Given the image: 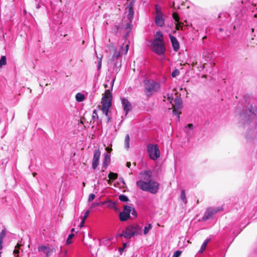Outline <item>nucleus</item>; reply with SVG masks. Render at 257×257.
<instances>
[{"mask_svg": "<svg viewBox=\"0 0 257 257\" xmlns=\"http://www.w3.org/2000/svg\"><path fill=\"white\" fill-rule=\"evenodd\" d=\"M140 179L137 181L136 185L141 190L156 194L159 189V183L152 180V172L145 170L140 173Z\"/></svg>", "mask_w": 257, "mask_h": 257, "instance_id": "f257e3e1", "label": "nucleus"}, {"mask_svg": "<svg viewBox=\"0 0 257 257\" xmlns=\"http://www.w3.org/2000/svg\"><path fill=\"white\" fill-rule=\"evenodd\" d=\"M254 100L249 98L246 102L247 105L245 111L240 113L239 122L242 124L253 122L257 128V107L253 106Z\"/></svg>", "mask_w": 257, "mask_h": 257, "instance_id": "f03ea898", "label": "nucleus"}, {"mask_svg": "<svg viewBox=\"0 0 257 257\" xmlns=\"http://www.w3.org/2000/svg\"><path fill=\"white\" fill-rule=\"evenodd\" d=\"M152 50L158 55L165 54L166 48L164 40V36L161 31H157L154 35V39L151 41Z\"/></svg>", "mask_w": 257, "mask_h": 257, "instance_id": "7ed1b4c3", "label": "nucleus"}, {"mask_svg": "<svg viewBox=\"0 0 257 257\" xmlns=\"http://www.w3.org/2000/svg\"><path fill=\"white\" fill-rule=\"evenodd\" d=\"M144 92L148 97H151L154 94L158 92L161 89L159 82L152 79H145L143 80Z\"/></svg>", "mask_w": 257, "mask_h": 257, "instance_id": "20e7f679", "label": "nucleus"}, {"mask_svg": "<svg viewBox=\"0 0 257 257\" xmlns=\"http://www.w3.org/2000/svg\"><path fill=\"white\" fill-rule=\"evenodd\" d=\"M142 229L137 224H133L126 227L125 230L118 234V237H124L126 239H131L132 237L141 234Z\"/></svg>", "mask_w": 257, "mask_h": 257, "instance_id": "39448f33", "label": "nucleus"}, {"mask_svg": "<svg viewBox=\"0 0 257 257\" xmlns=\"http://www.w3.org/2000/svg\"><path fill=\"white\" fill-rule=\"evenodd\" d=\"M155 22L157 26L161 27H163L165 23V15L158 5H155Z\"/></svg>", "mask_w": 257, "mask_h": 257, "instance_id": "423d86ee", "label": "nucleus"}, {"mask_svg": "<svg viewBox=\"0 0 257 257\" xmlns=\"http://www.w3.org/2000/svg\"><path fill=\"white\" fill-rule=\"evenodd\" d=\"M147 151L150 158L153 160H157L160 156V152L157 145L149 144Z\"/></svg>", "mask_w": 257, "mask_h": 257, "instance_id": "0eeeda50", "label": "nucleus"}, {"mask_svg": "<svg viewBox=\"0 0 257 257\" xmlns=\"http://www.w3.org/2000/svg\"><path fill=\"white\" fill-rule=\"evenodd\" d=\"M223 210L222 207H213L208 208L205 211L202 220L205 221L213 218L214 215L218 212Z\"/></svg>", "mask_w": 257, "mask_h": 257, "instance_id": "6e6552de", "label": "nucleus"}, {"mask_svg": "<svg viewBox=\"0 0 257 257\" xmlns=\"http://www.w3.org/2000/svg\"><path fill=\"white\" fill-rule=\"evenodd\" d=\"M132 207L128 205H125L122 212L119 214V218L121 221H125L131 217V212Z\"/></svg>", "mask_w": 257, "mask_h": 257, "instance_id": "1a4fd4ad", "label": "nucleus"}, {"mask_svg": "<svg viewBox=\"0 0 257 257\" xmlns=\"http://www.w3.org/2000/svg\"><path fill=\"white\" fill-rule=\"evenodd\" d=\"M121 55V53L120 51H116L115 50L112 57L111 60L113 62V72H115L116 74H117L118 71H119V67L121 66V64H119V66H118V58L120 57Z\"/></svg>", "mask_w": 257, "mask_h": 257, "instance_id": "9d476101", "label": "nucleus"}, {"mask_svg": "<svg viewBox=\"0 0 257 257\" xmlns=\"http://www.w3.org/2000/svg\"><path fill=\"white\" fill-rule=\"evenodd\" d=\"M174 102L175 104H173L174 108L173 110V113L175 115H178V117H179V113L178 112V110L182 108V101L180 98H177L175 99Z\"/></svg>", "mask_w": 257, "mask_h": 257, "instance_id": "9b49d317", "label": "nucleus"}, {"mask_svg": "<svg viewBox=\"0 0 257 257\" xmlns=\"http://www.w3.org/2000/svg\"><path fill=\"white\" fill-rule=\"evenodd\" d=\"M100 157V152L99 150H95L94 152L92 167L93 169H95L99 165V159Z\"/></svg>", "mask_w": 257, "mask_h": 257, "instance_id": "f8f14e48", "label": "nucleus"}, {"mask_svg": "<svg viewBox=\"0 0 257 257\" xmlns=\"http://www.w3.org/2000/svg\"><path fill=\"white\" fill-rule=\"evenodd\" d=\"M121 103L125 115H126L132 108L131 104L128 100L125 98L121 99Z\"/></svg>", "mask_w": 257, "mask_h": 257, "instance_id": "ddd939ff", "label": "nucleus"}, {"mask_svg": "<svg viewBox=\"0 0 257 257\" xmlns=\"http://www.w3.org/2000/svg\"><path fill=\"white\" fill-rule=\"evenodd\" d=\"M170 41L174 51L177 52L180 48V45L178 41L176 38L171 34L169 35Z\"/></svg>", "mask_w": 257, "mask_h": 257, "instance_id": "4468645a", "label": "nucleus"}, {"mask_svg": "<svg viewBox=\"0 0 257 257\" xmlns=\"http://www.w3.org/2000/svg\"><path fill=\"white\" fill-rule=\"evenodd\" d=\"M193 125L192 123L188 124L184 127V131L188 138H191L194 134Z\"/></svg>", "mask_w": 257, "mask_h": 257, "instance_id": "2eb2a0df", "label": "nucleus"}, {"mask_svg": "<svg viewBox=\"0 0 257 257\" xmlns=\"http://www.w3.org/2000/svg\"><path fill=\"white\" fill-rule=\"evenodd\" d=\"M102 106L110 107L111 106V100L110 96L108 97L105 95L103 97L102 101Z\"/></svg>", "mask_w": 257, "mask_h": 257, "instance_id": "dca6fc26", "label": "nucleus"}, {"mask_svg": "<svg viewBox=\"0 0 257 257\" xmlns=\"http://www.w3.org/2000/svg\"><path fill=\"white\" fill-rule=\"evenodd\" d=\"M210 238H207L204 240V241L203 242V243H202V244L200 247V249L198 251V253H202L204 252V251L205 250V249L207 245V244L210 241Z\"/></svg>", "mask_w": 257, "mask_h": 257, "instance_id": "f3484780", "label": "nucleus"}, {"mask_svg": "<svg viewBox=\"0 0 257 257\" xmlns=\"http://www.w3.org/2000/svg\"><path fill=\"white\" fill-rule=\"evenodd\" d=\"M110 155L108 154H106L105 155L104 160L103 161V168H104V169H106L107 168V165L110 162Z\"/></svg>", "mask_w": 257, "mask_h": 257, "instance_id": "a211bd4d", "label": "nucleus"}, {"mask_svg": "<svg viewBox=\"0 0 257 257\" xmlns=\"http://www.w3.org/2000/svg\"><path fill=\"white\" fill-rule=\"evenodd\" d=\"M49 250H51V249L49 247L44 245H40L38 248L39 252H43L45 253Z\"/></svg>", "mask_w": 257, "mask_h": 257, "instance_id": "6ab92c4d", "label": "nucleus"}, {"mask_svg": "<svg viewBox=\"0 0 257 257\" xmlns=\"http://www.w3.org/2000/svg\"><path fill=\"white\" fill-rule=\"evenodd\" d=\"M75 99L78 102H82L85 99V96L81 93H77L75 95Z\"/></svg>", "mask_w": 257, "mask_h": 257, "instance_id": "aec40b11", "label": "nucleus"}, {"mask_svg": "<svg viewBox=\"0 0 257 257\" xmlns=\"http://www.w3.org/2000/svg\"><path fill=\"white\" fill-rule=\"evenodd\" d=\"M130 138L128 134L125 136L124 140V146L126 149H128L130 148Z\"/></svg>", "mask_w": 257, "mask_h": 257, "instance_id": "412c9836", "label": "nucleus"}, {"mask_svg": "<svg viewBox=\"0 0 257 257\" xmlns=\"http://www.w3.org/2000/svg\"><path fill=\"white\" fill-rule=\"evenodd\" d=\"M21 245V244H20V243H18L17 245L15 246V248L13 252L15 257H16L17 256L19 255V253L20 252L19 248H20Z\"/></svg>", "mask_w": 257, "mask_h": 257, "instance_id": "4be33fe9", "label": "nucleus"}, {"mask_svg": "<svg viewBox=\"0 0 257 257\" xmlns=\"http://www.w3.org/2000/svg\"><path fill=\"white\" fill-rule=\"evenodd\" d=\"M152 228V225L151 223L148 224L147 225L145 226L143 230V233L145 235H146L148 233L150 230Z\"/></svg>", "mask_w": 257, "mask_h": 257, "instance_id": "5701e85b", "label": "nucleus"}, {"mask_svg": "<svg viewBox=\"0 0 257 257\" xmlns=\"http://www.w3.org/2000/svg\"><path fill=\"white\" fill-rule=\"evenodd\" d=\"M250 3L251 4V7L250 9L252 12H254L255 10L257 11V3H255L254 0H251Z\"/></svg>", "mask_w": 257, "mask_h": 257, "instance_id": "b1692460", "label": "nucleus"}, {"mask_svg": "<svg viewBox=\"0 0 257 257\" xmlns=\"http://www.w3.org/2000/svg\"><path fill=\"white\" fill-rule=\"evenodd\" d=\"M180 198L183 202L186 203L187 199L186 198L185 191L184 190H182Z\"/></svg>", "mask_w": 257, "mask_h": 257, "instance_id": "393cba45", "label": "nucleus"}, {"mask_svg": "<svg viewBox=\"0 0 257 257\" xmlns=\"http://www.w3.org/2000/svg\"><path fill=\"white\" fill-rule=\"evenodd\" d=\"M110 107H106L102 106L101 110L102 111V113L105 115L106 116H108V111Z\"/></svg>", "mask_w": 257, "mask_h": 257, "instance_id": "a878e982", "label": "nucleus"}, {"mask_svg": "<svg viewBox=\"0 0 257 257\" xmlns=\"http://www.w3.org/2000/svg\"><path fill=\"white\" fill-rule=\"evenodd\" d=\"M7 63L6 57L3 56L0 59V67L6 65Z\"/></svg>", "mask_w": 257, "mask_h": 257, "instance_id": "bb28decb", "label": "nucleus"}, {"mask_svg": "<svg viewBox=\"0 0 257 257\" xmlns=\"http://www.w3.org/2000/svg\"><path fill=\"white\" fill-rule=\"evenodd\" d=\"M164 98H167L168 101H169L170 103H172L173 100V93H168L167 96H164Z\"/></svg>", "mask_w": 257, "mask_h": 257, "instance_id": "cd10ccee", "label": "nucleus"}, {"mask_svg": "<svg viewBox=\"0 0 257 257\" xmlns=\"http://www.w3.org/2000/svg\"><path fill=\"white\" fill-rule=\"evenodd\" d=\"M108 177L110 179L114 180L117 177V174L113 172H110L108 174Z\"/></svg>", "mask_w": 257, "mask_h": 257, "instance_id": "c85d7f7f", "label": "nucleus"}, {"mask_svg": "<svg viewBox=\"0 0 257 257\" xmlns=\"http://www.w3.org/2000/svg\"><path fill=\"white\" fill-rule=\"evenodd\" d=\"M119 199L122 202H127L129 200L128 197L124 195H119Z\"/></svg>", "mask_w": 257, "mask_h": 257, "instance_id": "c756f323", "label": "nucleus"}, {"mask_svg": "<svg viewBox=\"0 0 257 257\" xmlns=\"http://www.w3.org/2000/svg\"><path fill=\"white\" fill-rule=\"evenodd\" d=\"M74 235L73 233H71L69 235L68 237L67 238L66 242L67 244H69L71 243L72 238H73Z\"/></svg>", "mask_w": 257, "mask_h": 257, "instance_id": "7c9ffc66", "label": "nucleus"}, {"mask_svg": "<svg viewBox=\"0 0 257 257\" xmlns=\"http://www.w3.org/2000/svg\"><path fill=\"white\" fill-rule=\"evenodd\" d=\"M131 214H132V217H131L130 218L132 219L136 218L137 216V213L134 208H132Z\"/></svg>", "mask_w": 257, "mask_h": 257, "instance_id": "2f4dec72", "label": "nucleus"}, {"mask_svg": "<svg viewBox=\"0 0 257 257\" xmlns=\"http://www.w3.org/2000/svg\"><path fill=\"white\" fill-rule=\"evenodd\" d=\"M134 15V11L132 8H130L128 10V14L127 15L128 18L131 19L133 18Z\"/></svg>", "mask_w": 257, "mask_h": 257, "instance_id": "473e14b6", "label": "nucleus"}, {"mask_svg": "<svg viewBox=\"0 0 257 257\" xmlns=\"http://www.w3.org/2000/svg\"><path fill=\"white\" fill-rule=\"evenodd\" d=\"M179 73H180L178 69H175V70H174L172 72V76L173 77H175L179 75Z\"/></svg>", "mask_w": 257, "mask_h": 257, "instance_id": "72a5a7b5", "label": "nucleus"}, {"mask_svg": "<svg viewBox=\"0 0 257 257\" xmlns=\"http://www.w3.org/2000/svg\"><path fill=\"white\" fill-rule=\"evenodd\" d=\"M120 29V27L118 25H114L112 28V31L115 34H116Z\"/></svg>", "mask_w": 257, "mask_h": 257, "instance_id": "f704fd0d", "label": "nucleus"}, {"mask_svg": "<svg viewBox=\"0 0 257 257\" xmlns=\"http://www.w3.org/2000/svg\"><path fill=\"white\" fill-rule=\"evenodd\" d=\"M6 235V231L5 230H3L0 233V240L3 241V239L4 237Z\"/></svg>", "mask_w": 257, "mask_h": 257, "instance_id": "c9c22d12", "label": "nucleus"}, {"mask_svg": "<svg viewBox=\"0 0 257 257\" xmlns=\"http://www.w3.org/2000/svg\"><path fill=\"white\" fill-rule=\"evenodd\" d=\"M181 252H182L181 251L177 250L175 251L172 257H179L181 255Z\"/></svg>", "mask_w": 257, "mask_h": 257, "instance_id": "e433bc0d", "label": "nucleus"}, {"mask_svg": "<svg viewBox=\"0 0 257 257\" xmlns=\"http://www.w3.org/2000/svg\"><path fill=\"white\" fill-rule=\"evenodd\" d=\"M97 58L99 59L98 61V64H97V69L99 70V69H100V68L101 67L102 61H101V58H99L98 57H97Z\"/></svg>", "mask_w": 257, "mask_h": 257, "instance_id": "4c0bfd02", "label": "nucleus"}, {"mask_svg": "<svg viewBox=\"0 0 257 257\" xmlns=\"http://www.w3.org/2000/svg\"><path fill=\"white\" fill-rule=\"evenodd\" d=\"M92 118L93 119H95V118H98V114H97V110L96 109H94L93 111Z\"/></svg>", "mask_w": 257, "mask_h": 257, "instance_id": "58836bf2", "label": "nucleus"}, {"mask_svg": "<svg viewBox=\"0 0 257 257\" xmlns=\"http://www.w3.org/2000/svg\"><path fill=\"white\" fill-rule=\"evenodd\" d=\"M108 207L110 208H115L116 207L115 204L113 202H109L108 204Z\"/></svg>", "mask_w": 257, "mask_h": 257, "instance_id": "ea45409f", "label": "nucleus"}, {"mask_svg": "<svg viewBox=\"0 0 257 257\" xmlns=\"http://www.w3.org/2000/svg\"><path fill=\"white\" fill-rule=\"evenodd\" d=\"M89 210H87L86 211L84 214V216H83V219L82 220V222L84 223V221L86 219V218L88 217V215H89Z\"/></svg>", "mask_w": 257, "mask_h": 257, "instance_id": "a19ab883", "label": "nucleus"}, {"mask_svg": "<svg viewBox=\"0 0 257 257\" xmlns=\"http://www.w3.org/2000/svg\"><path fill=\"white\" fill-rule=\"evenodd\" d=\"M95 198V195L94 194H90L88 197V201H92Z\"/></svg>", "mask_w": 257, "mask_h": 257, "instance_id": "79ce46f5", "label": "nucleus"}, {"mask_svg": "<svg viewBox=\"0 0 257 257\" xmlns=\"http://www.w3.org/2000/svg\"><path fill=\"white\" fill-rule=\"evenodd\" d=\"M173 17L176 21H178L179 20V16L177 14L174 13L173 14Z\"/></svg>", "mask_w": 257, "mask_h": 257, "instance_id": "37998d69", "label": "nucleus"}, {"mask_svg": "<svg viewBox=\"0 0 257 257\" xmlns=\"http://www.w3.org/2000/svg\"><path fill=\"white\" fill-rule=\"evenodd\" d=\"M114 80H115V79H113L110 82V85L111 89H112V87H113V83H114Z\"/></svg>", "mask_w": 257, "mask_h": 257, "instance_id": "c03bdc74", "label": "nucleus"}, {"mask_svg": "<svg viewBox=\"0 0 257 257\" xmlns=\"http://www.w3.org/2000/svg\"><path fill=\"white\" fill-rule=\"evenodd\" d=\"M51 250H48L47 252L45 253L46 254V257H49L50 255Z\"/></svg>", "mask_w": 257, "mask_h": 257, "instance_id": "a18cd8bd", "label": "nucleus"}, {"mask_svg": "<svg viewBox=\"0 0 257 257\" xmlns=\"http://www.w3.org/2000/svg\"><path fill=\"white\" fill-rule=\"evenodd\" d=\"M126 167H127L128 168H130V167H131V162H127L126 163Z\"/></svg>", "mask_w": 257, "mask_h": 257, "instance_id": "49530a36", "label": "nucleus"}, {"mask_svg": "<svg viewBox=\"0 0 257 257\" xmlns=\"http://www.w3.org/2000/svg\"><path fill=\"white\" fill-rule=\"evenodd\" d=\"M128 44H126L125 46V48L126 49V51H125V53L127 52V50H128Z\"/></svg>", "mask_w": 257, "mask_h": 257, "instance_id": "de8ad7c7", "label": "nucleus"}, {"mask_svg": "<svg viewBox=\"0 0 257 257\" xmlns=\"http://www.w3.org/2000/svg\"><path fill=\"white\" fill-rule=\"evenodd\" d=\"M3 241H2V240H0V250L2 248L3 246H2V244H3Z\"/></svg>", "mask_w": 257, "mask_h": 257, "instance_id": "09e8293b", "label": "nucleus"}, {"mask_svg": "<svg viewBox=\"0 0 257 257\" xmlns=\"http://www.w3.org/2000/svg\"><path fill=\"white\" fill-rule=\"evenodd\" d=\"M126 246V243H123V248H125Z\"/></svg>", "mask_w": 257, "mask_h": 257, "instance_id": "8fccbe9b", "label": "nucleus"}, {"mask_svg": "<svg viewBox=\"0 0 257 257\" xmlns=\"http://www.w3.org/2000/svg\"><path fill=\"white\" fill-rule=\"evenodd\" d=\"M106 150L108 152V151H110V150H111V149H109V148H106Z\"/></svg>", "mask_w": 257, "mask_h": 257, "instance_id": "3c124183", "label": "nucleus"}, {"mask_svg": "<svg viewBox=\"0 0 257 257\" xmlns=\"http://www.w3.org/2000/svg\"><path fill=\"white\" fill-rule=\"evenodd\" d=\"M123 248H119V251L120 252H121V251H122V250H123Z\"/></svg>", "mask_w": 257, "mask_h": 257, "instance_id": "603ef678", "label": "nucleus"}, {"mask_svg": "<svg viewBox=\"0 0 257 257\" xmlns=\"http://www.w3.org/2000/svg\"><path fill=\"white\" fill-rule=\"evenodd\" d=\"M104 87H105V88H106V87H107V84H105L104 85Z\"/></svg>", "mask_w": 257, "mask_h": 257, "instance_id": "864d4df0", "label": "nucleus"}, {"mask_svg": "<svg viewBox=\"0 0 257 257\" xmlns=\"http://www.w3.org/2000/svg\"><path fill=\"white\" fill-rule=\"evenodd\" d=\"M105 92H106H106H109V89H108V90H106V91H105Z\"/></svg>", "mask_w": 257, "mask_h": 257, "instance_id": "5fc2aeb1", "label": "nucleus"}, {"mask_svg": "<svg viewBox=\"0 0 257 257\" xmlns=\"http://www.w3.org/2000/svg\"><path fill=\"white\" fill-rule=\"evenodd\" d=\"M108 121H109L110 120V117H109V116H108Z\"/></svg>", "mask_w": 257, "mask_h": 257, "instance_id": "6e6d98bb", "label": "nucleus"}, {"mask_svg": "<svg viewBox=\"0 0 257 257\" xmlns=\"http://www.w3.org/2000/svg\"><path fill=\"white\" fill-rule=\"evenodd\" d=\"M74 228H72L71 229V233H72V232L74 231Z\"/></svg>", "mask_w": 257, "mask_h": 257, "instance_id": "4d7b16f0", "label": "nucleus"}, {"mask_svg": "<svg viewBox=\"0 0 257 257\" xmlns=\"http://www.w3.org/2000/svg\"><path fill=\"white\" fill-rule=\"evenodd\" d=\"M84 223L82 222V221L81 222V226H82Z\"/></svg>", "mask_w": 257, "mask_h": 257, "instance_id": "13d9d810", "label": "nucleus"}, {"mask_svg": "<svg viewBox=\"0 0 257 257\" xmlns=\"http://www.w3.org/2000/svg\"><path fill=\"white\" fill-rule=\"evenodd\" d=\"M39 8H40L39 5H38L37 6V9H39Z\"/></svg>", "mask_w": 257, "mask_h": 257, "instance_id": "bf43d9fd", "label": "nucleus"}, {"mask_svg": "<svg viewBox=\"0 0 257 257\" xmlns=\"http://www.w3.org/2000/svg\"><path fill=\"white\" fill-rule=\"evenodd\" d=\"M254 17H255V18H256V17H257V14H255L254 15Z\"/></svg>", "mask_w": 257, "mask_h": 257, "instance_id": "052dcab7", "label": "nucleus"}, {"mask_svg": "<svg viewBox=\"0 0 257 257\" xmlns=\"http://www.w3.org/2000/svg\"><path fill=\"white\" fill-rule=\"evenodd\" d=\"M206 38V36H204V37H203V39H205Z\"/></svg>", "mask_w": 257, "mask_h": 257, "instance_id": "680f3d73", "label": "nucleus"}, {"mask_svg": "<svg viewBox=\"0 0 257 257\" xmlns=\"http://www.w3.org/2000/svg\"><path fill=\"white\" fill-rule=\"evenodd\" d=\"M219 31H222V29H221V28H220V29H219Z\"/></svg>", "mask_w": 257, "mask_h": 257, "instance_id": "e2e57ef3", "label": "nucleus"}]
</instances>
